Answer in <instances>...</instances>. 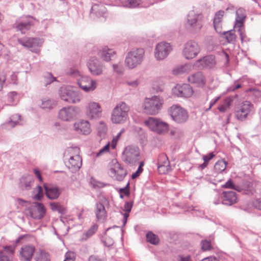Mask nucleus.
Masks as SVG:
<instances>
[{
  "instance_id": "1",
  "label": "nucleus",
  "mask_w": 261,
  "mask_h": 261,
  "mask_svg": "<svg viewBox=\"0 0 261 261\" xmlns=\"http://www.w3.org/2000/svg\"><path fill=\"white\" fill-rule=\"evenodd\" d=\"M58 95L62 100L69 103H78L83 99L82 94L75 87L71 86L61 87L58 91Z\"/></svg>"
},
{
  "instance_id": "2",
  "label": "nucleus",
  "mask_w": 261,
  "mask_h": 261,
  "mask_svg": "<svg viewBox=\"0 0 261 261\" xmlns=\"http://www.w3.org/2000/svg\"><path fill=\"white\" fill-rule=\"evenodd\" d=\"M164 103L163 98L159 96L146 98L143 103L142 108L145 113L155 115L161 110Z\"/></svg>"
},
{
  "instance_id": "3",
  "label": "nucleus",
  "mask_w": 261,
  "mask_h": 261,
  "mask_svg": "<svg viewBox=\"0 0 261 261\" xmlns=\"http://www.w3.org/2000/svg\"><path fill=\"white\" fill-rule=\"evenodd\" d=\"M144 53V50L142 48H136L128 52L124 60L125 67L129 69L137 67L142 63Z\"/></svg>"
},
{
  "instance_id": "4",
  "label": "nucleus",
  "mask_w": 261,
  "mask_h": 261,
  "mask_svg": "<svg viewBox=\"0 0 261 261\" xmlns=\"http://www.w3.org/2000/svg\"><path fill=\"white\" fill-rule=\"evenodd\" d=\"M129 107L124 102H120L113 109L111 120L114 124H121L125 122L128 118Z\"/></svg>"
},
{
  "instance_id": "5",
  "label": "nucleus",
  "mask_w": 261,
  "mask_h": 261,
  "mask_svg": "<svg viewBox=\"0 0 261 261\" xmlns=\"http://www.w3.org/2000/svg\"><path fill=\"white\" fill-rule=\"evenodd\" d=\"M140 157L139 148L133 145L126 146L122 154V160L126 164L130 165H135L139 161Z\"/></svg>"
},
{
  "instance_id": "6",
  "label": "nucleus",
  "mask_w": 261,
  "mask_h": 261,
  "mask_svg": "<svg viewBox=\"0 0 261 261\" xmlns=\"http://www.w3.org/2000/svg\"><path fill=\"white\" fill-rule=\"evenodd\" d=\"M144 123L150 130L158 134H165L169 129V125L167 122L155 117H149L144 121Z\"/></svg>"
},
{
  "instance_id": "7",
  "label": "nucleus",
  "mask_w": 261,
  "mask_h": 261,
  "mask_svg": "<svg viewBox=\"0 0 261 261\" xmlns=\"http://www.w3.org/2000/svg\"><path fill=\"white\" fill-rule=\"evenodd\" d=\"M168 113L172 119L177 123H185L189 118L187 111L178 105H174L170 107Z\"/></svg>"
},
{
  "instance_id": "8",
  "label": "nucleus",
  "mask_w": 261,
  "mask_h": 261,
  "mask_svg": "<svg viewBox=\"0 0 261 261\" xmlns=\"http://www.w3.org/2000/svg\"><path fill=\"white\" fill-rule=\"evenodd\" d=\"M80 109L73 106L63 107L58 112L59 119L65 122H70L75 119L80 113Z\"/></svg>"
},
{
  "instance_id": "9",
  "label": "nucleus",
  "mask_w": 261,
  "mask_h": 261,
  "mask_svg": "<svg viewBox=\"0 0 261 261\" xmlns=\"http://www.w3.org/2000/svg\"><path fill=\"white\" fill-rule=\"evenodd\" d=\"M187 27L193 32L199 31L203 26V16L201 13L191 11L187 16Z\"/></svg>"
},
{
  "instance_id": "10",
  "label": "nucleus",
  "mask_w": 261,
  "mask_h": 261,
  "mask_svg": "<svg viewBox=\"0 0 261 261\" xmlns=\"http://www.w3.org/2000/svg\"><path fill=\"white\" fill-rule=\"evenodd\" d=\"M200 50V47L197 42L189 41L183 46L182 55L187 60H192L198 55Z\"/></svg>"
},
{
  "instance_id": "11",
  "label": "nucleus",
  "mask_w": 261,
  "mask_h": 261,
  "mask_svg": "<svg viewBox=\"0 0 261 261\" xmlns=\"http://www.w3.org/2000/svg\"><path fill=\"white\" fill-rule=\"evenodd\" d=\"M85 115L90 119H96L101 117L102 109L100 105L94 101H90L85 106Z\"/></svg>"
},
{
  "instance_id": "12",
  "label": "nucleus",
  "mask_w": 261,
  "mask_h": 261,
  "mask_svg": "<svg viewBox=\"0 0 261 261\" xmlns=\"http://www.w3.org/2000/svg\"><path fill=\"white\" fill-rule=\"evenodd\" d=\"M172 50L171 45L165 42L158 43L154 48V56L157 61H162L166 59Z\"/></svg>"
},
{
  "instance_id": "13",
  "label": "nucleus",
  "mask_w": 261,
  "mask_h": 261,
  "mask_svg": "<svg viewBox=\"0 0 261 261\" xmlns=\"http://www.w3.org/2000/svg\"><path fill=\"white\" fill-rule=\"evenodd\" d=\"M18 42L23 46L31 48V50L35 53H39L41 47L43 43L42 39L36 38L26 37L23 39H18Z\"/></svg>"
},
{
  "instance_id": "14",
  "label": "nucleus",
  "mask_w": 261,
  "mask_h": 261,
  "mask_svg": "<svg viewBox=\"0 0 261 261\" xmlns=\"http://www.w3.org/2000/svg\"><path fill=\"white\" fill-rule=\"evenodd\" d=\"M253 109V106L250 102L244 101L237 108L235 111V117L238 120L243 121L247 118Z\"/></svg>"
},
{
  "instance_id": "15",
  "label": "nucleus",
  "mask_w": 261,
  "mask_h": 261,
  "mask_svg": "<svg viewBox=\"0 0 261 261\" xmlns=\"http://www.w3.org/2000/svg\"><path fill=\"white\" fill-rule=\"evenodd\" d=\"M35 19L31 16H26L17 20L14 28L21 34H25L34 24Z\"/></svg>"
},
{
  "instance_id": "16",
  "label": "nucleus",
  "mask_w": 261,
  "mask_h": 261,
  "mask_svg": "<svg viewBox=\"0 0 261 261\" xmlns=\"http://www.w3.org/2000/svg\"><path fill=\"white\" fill-rule=\"evenodd\" d=\"M172 93L179 97L188 98L193 95V90L189 84H177L172 89Z\"/></svg>"
},
{
  "instance_id": "17",
  "label": "nucleus",
  "mask_w": 261,
  "mask_h": 261,
  "mask_svg": "<svg viewBox=\"0 0 261 261\" xmlns=\"http://www.w3.org/2000/svg\"><path fill=\"white\" fill-rule=\"evenodd\" d=\"M30 216L35 219H40L45 214L46 209L41 203L34 202L28 209Z\"/></svg>"
},
{
  "instance_id": "18",
  "label": "nucleus",
  "mask_w": 261,
  "mask_h": 261,
  "mask_svg": "<svg viewBox=\"0 0 261 261\" xmlns=\"http://www.w3.org/2000/svg\"><path fill=\"white\" fill-rule=\"evenodd\" d=\"M78 84L82 89L87 92L93 91L97 86L95 80L87 76H82L78 79Z\"/></svg>"
},
{
  "instance_id": "19",
  "label": "nucleus",
  "mask_w": 261,
  "mask_h": 261,
  "mask_svg": "<svg viewBox=\"0 0 261 261\" xmlns=\"http://www.w3.org/2000/svg\"><path fill=\"white\" fill-rule=\"evenodd\" d=\"M90 73L95 76L101 75L105 70L104 66L96 58H91L87 64Z\"/></svg>"
},
{
  "instance_id": "20",
  "label": "nucleus",
  "mask_w": 261,
  "mask_h": 261,
  "mask_svg": "<svg viewBox=\"0 0 261 261\" xmlns=\"http://www.w3.org/2000/svg\"><path fill=\"white\" fill-rule=\"evenodd\" d=\"M73 129L77 134L88 135L91 132L90 122L88 120H81L75 122L73 125Z\"/></svg>"
},
{
  "instance_id": "21",
  "label": "nucleus",
  "mask_w": 261,
  "mask_h": 261,
  "mask_svg": "<svg viewBox=\"0 0 261 261\" xmlns=\"http://www.w3.org/2000/svg\"><path fill=\"white\" fill-rule=\"evenodd\" d=\"M216 64L215 58L213 56H207L197 60L194 64L195 67L201 69L203 68H211Z\"/></svg>"
},
{
  "instance_id": "22",
  "label": "nucleus",
  "mask_w": 261,
  "mask_h": 261,
  "mask_svg": "<svg viewBox=\"0 0 261 261\" xmlns=\"http://www.w3.org/2000/svg\"><path fill=\"white\" fill-rule=\"evenodd\" d=\"M158 171L160 174H166L170 170L169 161L166 155L162 154L159 156Z\"/></svg>"
},
{
  "instance_id": "23",
  "label": "nucleus",
  "mask_w": 261,
  "mask_h": 261,
  "mask_svg": "<svg viewBox=\"0 0 261 261\" xmlns=\"http://www.w3.org/2000/svg\"><path fill=\"white\" fill-rule=\"evenodd\" d=\"M107 203V200L104 198L96 204L95 213L98 220H103L106 218L107 212L104 204Z\"/></svg>"
},
{
  "instance_id": "24",
  "label": "nucleus",
  "mask_w": 261,
  "mask_h": 261,
  "mask_svg": "<svg viewBox=\"0 0 261 261\" xmlns=\"http://www.w3.org/2000/svg\"><path fill=\"white\" fill-rule=\"evenodd\" d=\"M2 250H0V261H12L11 256L13 254L15 246H1Z\"/></svg>"
},
{
  "instance_id": "25",
  "label": "nucleus",
  "mask_w": 261,
  "mask_h": 261,
  "mask_svg": "<svg viewBox=\"0 0 261 261\" xmlns=\"http://www.w3.org/2000/svg\"><path fill=\"white\" fill-rule=\"evenodd\" d=\"M46 197L50 200H56L61 194V190L57 186L54 185L44 186Z\"/></svg>"
},
{
  "instance_id": "26",
  "label": "nucleus",
  "mask_w": 261,
  "mask_h": 261,
  "mask_svg": "<svg viewBox=\"0 0 261 261\" xmlns=\"http://www.w3.org/2000/svg\"><path fill=\"white\" fill-rule=\"evenodd\" d=\"M37 249H35L34 246H22L19 251V255L21 259L24 261H30L33 253Z\"/></svg>"
},
{
  "instance_id": "27",
  "label": "nucleus",
  "mask_w": 261,
  "mask_h": 261,
  "mask_svg": "<svg viewBox=\"0 0 261 261\" xmlns=\"http://www.w3.org/2000/svg\"><path fill=\"white\" fill-rule=\"evenodd\" d=\"M66 166L73 170H77L82 166V159L80 155H75L74 157H70L69 159H64Z\"/></svg>"
},
{
  "instance_id": "28",
  "label": "nucleus",
  "mask_w": 261,
  "mask_h": 261,
  "mask_svg": "<svg viewBox=\"0 0 261 261\" xmlns=\"http://www.w3.org/2000/svg\"><path fill=\"white\" fill-rule=\"evenodd\" d=\"M188 80L190 83L196 84L199 87L204 86L206 82L205 78L201 72L192 74L188 77Z\"/></svg>"
},
{
  "instance_id": "29",
  "label": "nucleus",
  "mask_w": 261,
  "mask_h": 261,
  "mask_svg": "<svg viewBox=\"0 0 261 261\" xmlns=\"http://www.w3.org/2000/svg\"><path fill=\"white\" fill-rule=\"evenodd\" d=\"M222 203L223 204L231 205L237 202V197L236 192L233 191L224 192Z\"/></svg>"
},
{
  "instance_id": "30",
  "label": "nucleus",
  "mask_w": 261,
  "mask_h": 261,
  "mask_svg": "<svg viewBox=\"0 0 261 261\" xmlns=\"http://www.w3.org/2000/svg\"><path fill=\"white\" fill-rule=\"evenodd\" d=\"M34 183L33 177L30 175L22 176L20 179L19 187L22 190H29L31 189Z\"/></svg>"
},
{
  "instance_id": "31",
  "label": "nucleus",
  "mask_w": 261,
  "mask_h": 261,
  "mask_svg": "<svg viewBox=\"0 0 261 261\" xmlns=\"http://www.w3.org/2000/svg\"><path fill=\"white\" fill-rule=\"evenodd\" d=\"M110 171L112 173L116 176V178L119 180H121L126 175L125 171L120 167V164L115 161L114 167L111 168Z\"/></svg>"
},
{
  "instance_id": "32",
  "label": "nucleus",
  "mask_w": 261,
  "mask_h": 261,
  "mask_svg": "<svg viewBox=\"0 0 261 261\" xmlns=\"http://www.w3.org/2000/svg\"><path fill=\"white\" fill-rule=\"evenodd\" d=\"M115 55V51L107 46L103 47L99 52V55L104 61L108 62Z\"/></svg>"
},
{
  "instance_id": "33",
  "label": "nucleus",
  "mask_w": 261,
  "mask_h": 261,
  "mask_svg": "<svg viewBox=\"0 0 261 261\" xmlns=\"http://www.w3.org/2000/svg\"><path fill=\"white\" fill-rule=\"evenodd\" d=\"M35 258L36 261H50L49 254L41 249L36 250Z\"/></svg>"
},
{
  "instance_id": "34",
  "label": "nucleus",
  "mask_w": 261,
  "mask_h": 261,
  "mask_svg": "<svg viewBox=\"0 0 261 261\" xmlns=\"http://www.w3.org/2000/svg\"><path fill=\"white\" fill-rule=\"evenodd\" d=\"M224 14V11H219L216 13L215 17L214 18V25L215 29L216 31L219 33H221L220 23L222 21Z\"/></svg>"
},
{
  "instance_id": "35",
  "label": "nucleus",
  "mask_w": 261,
  "mask_h": 261,
  "mask_svg": "<svg viewBox=\"0 0 261 261\" xmlns=\"http://www.w3.org/2000/svg\"><path fill=\"white\" fill-rule=\"evenodd\" d=\"M106 9L102 4H94L91 9V13L97 16H103L106 13Z\"/></svg>"
},
{
  "instance_id": "36",
  "label": "nucleus",
  "mask_w": 261,
  "mask_h": 261,
  "mask_svg": "<svg viewBox=\"0 0 261 261\" xmlns=\"http://www.w3.org/2000/svg\"><path fill=\"white\" fill-rule=\"evenodd\" d=\"M234 28L235 30L239 33L241 41H245L246 36L245 34L244 23H240L239 22L238 23H235Z\"/></svg>"
},
{
  "instance_id": "37",
  "label": "nucleus",
  "mask_w": 261,
  "mask_h": 261,
  "mask_svg": "<svg viewBox=\"0 0 261 261\" xmlns=\"http://www.w3.org/2000/svg\"><path fill=\"white\" fill-rule=\"evenodd\" d=\"M35 240V239L34 237L29 234H25L20 236L17 239H16V243L18 244H27L29 245L31 243H33Z\"/></svg>"
},
{
  "instance_id": "38",
  "label": "nucleus",
  "mask_w": 261,
  "mask_h": 261,
  "mask_svg": "<svg viewBox=\"0 0 261 261\" xmlns=\"http://www.w3.org/2000/svg\"><path fill=\"white\" fill-rule=\"evenodd\" d=\"M98 226L96 224L93 225L86 232L83 233L81 237V241H86L93 235L97 231Z\"/></svg>"
},
{
  "instance_id": "39",
  "label": "nucleus",
  "mask_w": 261,
  "mask_h": 261,
  "mask_svg": "<svg viewBox=\"0 0 261 261\" xmlns=\"http://www.w3.org/2000/svg\"><path fill=\"white\" fill-rule=\"evenodd\" d=\"M236 15L235 23H238L239 22L240 23H244L245 18L246 17V14L245 9L243 8L238 9L236 11Z\"/></svg>"
},
{
  "instance_id": "40",
  "label": "nucleus",
  "mask_w": 261,
  "mask_h": 261,
  "mask_svg": "<svg viewBox=\"0 0 261 261\" xmlns=\"http://www.w3.org/2000/svg\"><path fill=\"white\" fill-rule=\"evenodd\" d=\"M79 153L80 148L79 147H70L65 150L64 154V159H69L70 157L79 155Z\"/></svg>"
},
{
  "instance_id": "41",
  "label": "nucleus",
  "mask_w": 261,
  "mask_h": 261,
  "mask_svg": "<svg viewBox=\"0 0 261 261\" xmlns=\"http://www.w3.org/2000/svg\"><path fill=\"white\" fill-rule=\"evenodd\" d=\"M50 208L53 211H57L59 213L64 214L66 212V208L60 203L50 202L49 203Z\"/></svg>"
},
{
  "instance_id": "42",
  "label": "nucleus",
  "mask_w": 261,
  "mask_h": 261,
  "mask_svg": "<svg viewBox=\"0 0 261 261\" xmlns=\"http://www.w3.org/2000/svg\"><path fill=\"white\" fill-rule=\"evenodd\" d=\"M226 161L224 160L218 161L214 166L215 171L217 173H221L226 169Z\"/></svg>"
},
{
  "instance_id": "43",
  "label": "nucleus",
  "mask_w": 261,
  "mask_h": 261,
  "mask_svg": "<svg viewBox=\"0 0 261 261\" xmlns=\"http://www.w3.org/2000/svg\"><path fill=\"white\" fill-rule=\"evenodd\" d=\"M146 237L147 242L152 245H157L159 243V239L158 237L153 232L151 231L148 232L147 233Z\"/></svg>"
},
{
  "instance_id": "44",
  "label": "nucleus",
  "mask_w": 261,
  "mask_h": 261,
  "mask_svg": "<svg viewBox=\"0 0 261 261\" xmlns=\"http://www.w3.org/2000/svg\"><path fill=\"white\" fill-rule=\"evenodd\" d=\"M222 34L228 43H233L235 42L237 36L233 30L225 31Z\"/></svg>"
},
{
  "instance_id": "45",
  "label": "nucleus",
  "mask_w": 261,
  "mask_h": 261,
  "mask_svg": "<svg viewBox=\"0 0 261 261\" xmlns=\"http://www.w3.org/2000/svg\"><path fill=\"white\" fill-rule=\"evenodd\" d=\"M33 198L35 200H40L43 197V191L42 187L38 186L33 190Z\"/></svg>"
},
{
  "instance_id": "46",
  "label": "nucleus",
  "mask_w": 261,
  "mask_h": 261,
  "mask_svg": "<svg viewBox=\"0 0 261 261\" xmlns=\"http://www.w3.org/2000/svg\"><path fill=\"white\" fill-rule=\"evenodd\" d=\"M56 103L50 99H44L42 101L40 106L41 108L44 109H50L53 108Z\"/></svg>"
},
{
  "instance_id": "47",
  "label": "nucleus",
  "mask_w": 261,
  "mask_h": 261,
  "mask_svg": "<svg viewBox=\"0 0 261 261\" xmlns=\"http://www.w3.org/2000/svg\"><path fill=\"white\" fill-rule=\"evenodd\" d=\"M231 102V99L229 98H226L224 100L223 103L218 107V110L221 112L226 111L229 108Z\"/></svg>"
},
{
  "instance_id": "48",
  "label": "nucleus",
  "mask_w": 261,
  "mask_h": 261,
  "mask_svg": "<svg viewBox=\"0 0 261 261\" xmlns=\"http://www.w3.org/2000/svg\"><path fill=\"white\" fill-rule=\"evenodd\" d=\"M97 130L100 136H104L108 130L106 124L102 121L99 122L97 126Z\"/></svg>"
},
{
  "instance_id": "49",
  "label": "nucleus",
  "mask_w": 261,
  "mask_h": 261,
  "mask_svg": "<svg viewBox=\"0 0 261 261\" xmlns=\"http://www.w3.org/2000/svg\"><path fill=\"white\" fill-rule=\"evenodd\" d=\"M192 65L190 64H185L183 66H181L174 70H173L174 74H179L180 73L187 72L190 70H191Z\"/></svg>"
},
{
  "instance_id": "50",
  "label": "nucleus",
  "mask_w": 261,
  "mask_h": 261,
  "mask_svg": "<svg viewBox=\"0 0 261 261\" xmlns=\"http://www.w3.org/2000/svg\"><path fill=\"white\" fill-rule=\"evenodd\" d=\"M113 69L114 72L117 74H122L124 72V68L121 63L114 64L112 65Z\"/></svg>"
},
{
  "instance_id": "51",
  "label": "nucleus",
  "mask_w": 261,
  "mask_h": 261,
  "mask_svg": "<svg viewBox=\"0 0 261 261\" xmlns=\"http://www.w3.org/2000/svg\"><path fill=\"white\" fill-rule=\"evenodd\" d=\"M124 129L123 128L120 130V132L119 133H118L117 134V135L116 136L113 137V140L112 141V143H111V147L113 149L115 148L117 143V142L120 139L121 135H122V134L124 133Z\"/></svg>"
},
{
  "instance_id": "52",
  "label": "nucleus",
  "mask_w": 261,
  "mask_h": 261,
  "mask_svg": "<svg viewBox=\"0 0 261 261\" xmlns=\"http://www.w3.org/2000/svg\"><path fill=\"white\" fill-rule=\"evenodd\" d=\"M140 4V0H127L124 5L127 8H135Z\"/></svg>"
},
{
  "instance_id": "53",
  "label": "nucleus",
  "mask_w": 261,
  "mask_h": 261,
  "mask_svg": "<svg viewBox=\"0 0 261 261\" xmlns=\"http://www.w3.org/2000/svg\"><path fill=\"white\" fill-rule=\"evenodd\" d=\"M8 101L10 104H13L18 101L17 94L16 92H12L8 95Z\"/></svg>"
},
{
  "instance_id": "54",
  "label": "nucleus",
  "mask_w": 261,
  "mask_h": 261,
  "mask_svg": "<svg viewBox=\"0 0 261 261\" xmlns=\"http://www.w3.org/2000/svg\"><path fill=\"white\" fill-rule=\"evenodd\" d=\"M68 74L76 78L77 80L78 79H80L82 77L80 72L74 67L71 68L69 69Z\"/></svg>"
},
{
  "instance_id": "55",
  "label": "nucleus",
  "mask_w": 261,
  "mask_h": 261,
  "mask_svg": "<svg viewBox=\"0 0 261 261\" xmlns=\"http://www.w3.org/2000/svg\"><path fill=\"white\" fill-rule=\"evenodd\" d=\"M20 119V116L19 114H15L12 116L9 124L11 127H13L15 125L18 123V120Z\"/></svg>"
},
{
  "instance_id": "56",
  "label": "nucleus",
  "mask_w": 261,
  "mask_h": 261,
  "mask_svg": "<svg viewBox=\"0 0 261 261\" xmlns=\"http://www.w3.org/2000/svg\"><path fill=\"white\" fill-rule=\"evenodd\" d=\"M222 188L234 189L237 191L239 190V187L235 185L231 179L228 180L224 185Z\"/></svg>"
},
{
  "instance_id": "57",
  "label": "nucleus",
  "mask_w": 261,
  "mask_h": 261,
  "mask_svg": "<svg viewBox=\"0 0 261 261\" xmlns=\"http://www.w3.org/2000/svg\"><path fill=\"white\" fill-rule=\"evenodd\" d=\"M125 84L132 88H135L139 85V81L138 79H135L134 80H128L125 81Z\"/></svg>"
},
{
  "instance_id": "58",
  "label": "nucleus",
  "mask_w": 261,
  "mask_h": 261,
  "mask_svg": "<svg viewBox=\"0 0 261 261\" xmlns=\"http://www.w3.org/2000/svg\"><path fill=\"white\" fill-rule=\"evenodd\" d=\"M110 143L109 142L103 147L100 149V150L97 153L96 156H99L102 154L108 152L110 147Z\"/></svg>"
},
{
  "instance_id": "59",
  "label": "nucleus",
  "mask_w": 261,
  "mask_h": 261,
  "mask_svg": "<svg viewBox=\"0 0 261 261\" xmlns=\"http://www.w3.org/2000/svg\"><path fill=\"white\" fill-rule=\"evenodd\" d=\"M75 255L74 252L68 251L66 253L65 260L69 261H75Z\"/></svg>"
},
{
  "instance_id": "60",
  "label": "nucleus",
  "mask_w": 261,
  "mask_h": 261,
  "mask_svg": "<svg viewBox=\"0 0 261 261\" xmlns=\"http://www.w3.org/2000/svg\"><path fill=\"white\" fill-rule=\"evenodd\" d=\"M133 204V202H125L123 210L127 213H129L131 211L132 206Z\"/></svg>"
},
{
  "instance_id": "61",
  "label": "nucleus",
  "mask_w": 261,
  "mask_h": 261,
  "mask_svg": "<svg viewBox=\"0 0 261 261\" xmlns=\"http://www.w3.org/2000/svg\"><path fill=\"white\" fill-rule=\"evenodd\" d=\"M215 156V154L213 153H210L207 155L203 156V160L204 162L208 163V162Z\"/></svg>"
},
{
  "instance_id": "62",
  "label": "nucleus",
  "mask_w": 261,
  "mask_h": 261,
  "mask_svg": "<svg viewBox=\"0 0 261 261\" xmlns=\"http://www.w3.org/2000/svg\"><path fill=\"white\" fill-rule=\"evenodd\" d=\"M143 169H141L140 167H139L137 170L134 173L132 174V178L135 179L137 178L142 173Z\"/></svg>"
},
{
  "instance_id": "63",
  "label": "nucleus",
  "mask_w": 261,
  "mask_h": 261,
  "mask_svg": "<svg viewBox=\"0 0 261 261\" xmlns=\"http://www.w3.org/2000/svg\"><path fill=\"white\" fill-rule=\"evenodd\" d=\"M241 85L239 84H236V83H234V85L233 86H230L228 89H227V91H235L236 90L241 88Z\"/></svg>"
},
{
  "instance_id": "64",
  "label": "nucleus",
  "mask_w": 261,
  "mask_h": 261,
  "mask_svg": "<svg viewBox=\"0 0 261 261\" xmlns=\"http://www.w3.org/2000/svg\"><path fill=\"white\" fill-rule=\"evenodd\" d=\"M34 173L35 174L36 176L38 178L40 181H42V178L40 173V171L37 169H34Z\"/></svg>"
}]
</instances>
